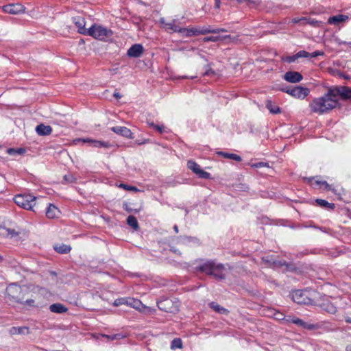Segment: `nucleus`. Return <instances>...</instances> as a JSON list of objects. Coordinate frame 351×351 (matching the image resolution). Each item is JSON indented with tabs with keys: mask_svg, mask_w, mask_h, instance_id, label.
<instances>
[{
	"mask_svg": "<svg viewBox=\"0 0 351 351\" xmlns=\"http://www.w3.org/2000/svg\"><path fill=\"white\" fill-rule=\"evenodd\" d=\"M60 211L58 208L55 206L53 204H49L47 210H46V216L49 219H54L58 217Z\"/></svg>",
	"mask_w": 351,
	"mask_h": 351,
	"instance_id": "21",
	"label": "nucleus"
},
{
	"mask_svg": "<svg viewBox=\"0 0 351 351\" xmlns=\"http://www.w3.org/2000/svg\"><path fill=\"white\" fill-rule=\"evenodd\" d=\"M150 126L154 129L159 132L160 133H162L164 132L165 127L163 125H156L154 123H149Z\"/></svg>",
	"mask_w": 351,
	"mask_h": 351,
	"instance_id": "45",
	"label": "nucleus"
},
{
	"mask_svg": "<svg viewBox=\"0 0 351 351\" xmlns=\"http://www.w3.org/2000/svg\"><path fill=\"white\" fill-rule=\"evenodd\" d=\"M87 36L104 41L111 38L112 32L101 25L94 24L88 28Z\"/></svg>",
	"mask_w": 351,
	"mask_h": 351,
	"instance_id": "2",
	"label": "nucleus"
},
{
	"mask_svg": "<svg viewBox=\"0 0 351 351\" xmlns=\"http://www.w3.org/2000/svg\"><path fill=\"white\" fill-rule=\"evenodd\" d=\"M346 350H347V351H351V344H350V345L347 346V347H346Z\"/></svg>",
	"mask_w": 351,
	"mask_h": 351,
	"instance_id": "62",
	"label": "nucleus"
},
{
	"mask_svg": "<svg viewBox=\"0 0 351 351\" xmlns=\"http://www.w3.org/2000/svg\"><path fill=\"white\" fill-rule=\"evenodd\" d=\"M160 310L167 313H176L179 311V305L171 299L165 298L157 302Z\"/></svg>",
	"mask_w": 351,
	"mask_h": 351,
	"instance_id": "5",
	"label": "nucleus"
},
{
	"mask_svg": "<svg viewBox=\"0 0 351 351\" xmlns=\"http://www.w3.org/2000/svg\"><path fill=\"white\" fill-rule=\"evenodd\" d=\"M54 250L60 254H67L69 253L71 248L69 245H65V244H61L59 245H55Z\"/></svg>",
	"mask_w": 351,
	"mask_h": 351,
	"instance_id": "33",
	"label": "nucleus"
},
{
	"mask_svg": "<svg viewBox=\"0 0 351 351\" xmlns=\"http://www.w3.org/2000/svg\"><path fill=\"white\" fill-rule=\"evenodd\" d=\"M128 298H118L114 300L113 305L115 306H120L122 304H126L127 302H128Z\"/></svg>",
	"mask_w": 351,
	"mask_h": 351,
	"instance_id": "40",
	"label": "nucleus"
},
{
	"mask_svg": "<svg viewBox=\"0 0 351 351\" xmlns=\"http://www.w3.org/2000/svg\"><path fill=\"white\" fill-rule=\"evenodd\" d=\"M332 95L337 99V96L339 95L343 99L351 100V88L348 86H337L334 88H330Z\"/></svg>",
	"mask_w": 351,
	"mask_h": 351,
	"instance_id": "7",
	"label": "nucleus"
},
{
	"mask_svg": "<svg viewBox=\"0 0 351 351\" xmlns=\"http://www.w3.org/2000/svg\"><path fill=\"white\" fill-rule=\"evenodd\" d=\"M296 54H297L298 58H310V53H308V52H307L306 51H304V50L298 51Z\"/></svg>",
	"mask_w": 351,
	"mask_h": 351,
	"instance_id": "43",
	"label": "nucleus"
},
{
	"mask_svg": "<svg viewBox=\"0 0 351 351\" xmlns=\"http://www.w3.org/2000/svg\"><path fill=\"white\" fill-rule=\"evenodd\" d=\"M230 35H226L223 36H206L203 38V40L204 42H217L219 40H223L227 38H230Z\"/></svg>",
	"mask_w": 351,
	"mask_h": 351,
	"instance_id": "28",
	"label": "nucleus"
},
{
	"mask_svg": "<svg viewBox=\"0 0 351 351\" xmlns=\"http://www.w3.org/2000/svg\"><path fill=\"white\" fill-rule=\"evenodd\" d=\"M126 305L133 307L134 308L142 311L145 308L143 304L139 300L132 298H128Z\"/></svg>",
	"mask_w": 351,
	"mask_h": 351,
	"instance_id": "20",
	"label": "nucleus"
},
{
	"mask_svg": "<svg viewBox=\"0 0 351 351\" xmlns=\"http://www.w3.org/2000/svg\"><path fill=\"white\" fill-rule=\"evenodd\" d=\"M7 152L10 154V155H14L15 154H16V151L15 149H13V148H10L8 149Z\"/></svg>",
	"mask_w": 351,
	"mask_h": 351,
	"instance_id": "55",
	"label": "nucleus"
},
{
	"mask_svg": "<svg viewBox=\"0 0 351 351\" xmlns=\"http://www.w3.org/2000/svg\"><path fill=\"white\" fill-rule=\"evenodd\" d=\"M104 337L109 340H111V341L115 340V339H120L123 337V336L121 334H115V335H104Z\"/></svg>",
	"mask_w": 351,
	"mask_h": 351,
	"instance_id": "42",
	"label": "nucleus"
},
{
	"mask_svg": "<svg viewBox=\"0 0 351 351\" xmlns=\"http://www.w3.org/2000/svg\"><path fill=\"white\" fill-rule=\"evenodd\" d=\"M210 306L211 308H213L215 311L221 313V314H226L228 313V311L224 308L223 307L221 306L216 302H211L210 303Z\"/></svg>",
	"mask_w": 351,
	"mask_h": 351,
	"instance_id": "34",
	"label": "nucleus"
},
{
	"mask_svg": "<svg viewBox=\"0 0 351 351\" xmlns=\"http://www.w3.org/2000/svg\"><path fill=\"white\" fill-rule=\"evenodd\" d=\"M126 210H127L128 212H130V211H131V209H130V208H126Z\"/></svg>",
	"mask_w": 351,
	"mask_h": 351,
	"instance_id": "63",
	"label": "nucleus"
},
{
	"mask_svg": "<svg viewBox=\"0 0 351 351\" xmlns=\"http://www.w3.org/2000/svg\"><path fill=\"white\" fill-rule=\"evenodd\" d=\"M306 20V17H302V18H293L291 21L293 23H302L304 24V21Z\"/></svg>",
	"mask_w": 351,
	"mask_h": 351,
	"instance_id": "49",
	"label": "nucleus"
},
{
	"mask_svg": "<svg viewBox=\"0 0 351 351\" xmlns=\"http://www.w3.org/2000/svg\"><path fill=\"white\" fill-rule=\"evenodd\" d=\"M292 300L299 304H308L311 300L301 291L297 290L292 293Z\"/></svg>",
	"mask_w": 351,
	"mask_h": 351,
	"instance_id": "13",
	"label": "nucleus"
},
{
	"mask_svg": "<svg viewBox=\"0 0 351 351\" xmlns=\"http://www.w3.org/2000/svg\"><path fill=\"white\" fill-rule=\"evenodd\" d=\"M173 229H174V230H175V232H176V233H178V226H177V225H175V226H173Z\"/></svg>",
	"mask_w": 351,
	"mask_h": 351,
	"instance_id": "61",
	"label": "nucleus"
},
{
	"mask_svg": "<svg viewBox=\"0 0 351 351\" xmlns=\"http://www.w3.org/2000/svg\"><path fill=\"white\" fill-rule=\"evenodd\" d=\"M127 223L132 227L134 230H137L139 228L138 223L136 218L133 215L128 216L127 219Z\"/></svg>",
	"mask_w": 351,
	"mask_h": 351,
	"instance_id": "32",
	"label": "nucleus"
},
{
	"mask_svg": "<svg viewBox=\"0 0 351 351\" xmlns=\"http://www.w3.org/2000/svg\"><path fill=\"white\" fill-rule=\"evenodd\" d=\"M324 55V52L320 51H315L311 53H310V58H315L318 56H322Z\"/></svg>",
	"mask_w": 351,
	"mask_h": 351,
	"instance_id": "50",
	"label": "nucleus"
},
{
	"mask_svg": "<svg viewBox=\"0 0 351 351\" xmlns=\"http://www.w3.org/2000/svg\"><path fill=\"white\" fill-rule=\"evenodd\" d=\"M120 187L123 188L128 191H137L138 189L135 186H128L124 184H121L119 185Z\"/></svg>",
	"mask_w": 351,
	"mask_h": 351,
	"instance_id": "46",
	"label": "nucleus"
},
{
	"mask_svg": "<svg viewBox=\"0 0 351 351\" xmlns=\"http://www.w3.org/2000/svg\"><path fill=\"white\" fill-rule=\"evenodd\" d=\"M10 332L12 335H18V334H28L29 333V328L25 326L22 327H12L11 328Z\"/></svg>",
	"mask_w": 351,
	"mask_h": 351,
	"instance_id": "29",
	"label": "nucleus"
},
{
	"mask_svg": "<svg viewBox=\"0 0 351 351\" xmlns=\"http://www.w3.org/2000/svg\"><path fill=\"white\" fill-rule=\"evenodd\" d=\"M345 321H346V322H347V323H350V324H351V317H346L345 318Z\"/></svg>",
	"mask_w": 351,
	"mask_h": 351,
	"instance_id": "60",
	"label": "nucleus"
},
{
	"mask_svg": "<svg viewBox=\"0 0 351 351\" xmlns=\"http://www.w3.org/2000/svg\"><path fill=\"white\" fill-rule=\"evenodd\" d=\"M3 260V257L0 256V261Z\"/></svg>",
	"mask_w": 351,
	"mask_h": 351,
	"instance_id": "64",
	"label": "nucleus"
},
{
	"mask_svg": "<svg viewBox=\"0 0 351 351\" xmlns=\"http://www.w3.org/2000/svg\"><path fill=\"white\" fill-rule=\"evenodd\" d=\"M286 322H291L295 324V325L302 327L304 329L307 330H316L320 328V324H311L308 322H304L302 319L298 317H293L289 319H286Z\"/></svg>",
	"mask_w": 351,
	"mask_h": 351,
	"instance_id": "9",
	"label": "nucleus"
},
{
	"mask_svg": "<svg viewBox=\"0 0 351 351\" xmlns=\"http://www.w3.org/2000/svg\"><path fill=\"white\" fill-rule=\"evenodd\" d=\"M143 47L141 44H134L132 45L127 51V55L130 58H139L143 53Z\"/></svg>",
	"mask_w": 351,
	"mask_h": 351,
	"instance_id": "14",
	"label": "nucleus"
},
{
	"mask_svg": "<svg viewBox=\"0 0 351 351\" xmlns=\"http://www.w3.org/2000/svg\"><path fill=\"white\" fill-rule=\"evenodd\" d=\"M315 182L317 184H322V185L324 186V189H326V190H330V185L326 181H318V180H316Z\"/></svg>",
	"mask_w": 351,
	"mask_h": 351,
	"instance_id": "48",
	"label": "nucleus"
},
{
	"mask_svg": "<svg viewBox=\"0 0 351 351\" xmlns=\"http://www.w3.org/2000/svg\"><path fill=\"white\" fill-rule=\"evenodd\" d=\"M49 310L52 313H66L68 311V308L62 304L55 303V304L50 305Z\"/></svg>",
	"mask_w": 351,
	"mask_h": 351,
	"instance_id": "23",
	"label": "nucleus"
},
{
	"mask_svg": "<svg viewBox=\"0 0 351 351\" xmlns=\"http://www.w3.org/2000/svg\"><path fill=\"white\" fill-rule=\"evenodd\" d=\"M113 96L117 98V99H120L121 97V95L119 93H117L115 92L114 94H113Z\"/></svg>",
	"mask_w": 351,
	"mask_h": 351,
	"instance_id": "59",
	"label": "nucleus"
},
{
	"mask_svg": "<svg viewBox=\"0 0 351 351\" xmlns=\"http://www.w3.org/2000/svg\"><path fill=\"white\" fill-rule=\"evenodd\" d=\"M36 131L40 136H47L51 134L52 128L50 125L39 124L36 126Z\"/></svg>",
	"mask_w": 351,
	"mask_h": 351,
	"instance_id": "19",
	"label": "nucleus"
},
{
	"mask_svg": "<svg viewBox=\"0 0 351 351\" xmlns=\"http://www.w3.org/2000/svg\"><path fill=\"white\" fill-rule=\"evenodd\" d=\"M213 34H218V33H220V32H226L227 30L226 29H223V28H217V29H213Z\"/></svg>",
	"mask_w": 351,
	"mask_h": 351,
	"instance_id": "53",
	"label": "nucleus"
},
{
	"mask_svg": "<svg viewBox=\"0 0 351 351\" xmlns=\"http://www.w3.org/2000/svg\"><path fill=\"white\" fill-rule=\"evenodd\" d=\"M272 316L276 320H284L285 318V316L283 313L276 311H274Z\"/></svg>",
	"mask_w": 351,
	"mask_h": 351,
	"instance_id": "41",
	"label": "nucleus"
},
{
	"mask_svg": "<svg viewBox=\"0 0 351 351\" xmlns=\"http://www.w3.org/2000/svg\"><path fill=\"white\" fill-rule=\"evenodd\" d=\"M282 91L289 94L290 95L298 98L304 99L309 93V90L307 88L301 86H296L292 88L282 89Z\"/></svg>",
	"mask_w": 351,
	"mask_h": 351,
	"instance_id": "6",
	"label": "nucleus"
},
{
	"mask_svg": "<svg viewBox=\"0 0 351 351\" xmlns=\"http://www.w3.org/2000/svg\"><path fill=\"white\" fill-rule=\"evenodd\" d=\"M3 10L8 14H19L25 12V8L21 3L8 4L3 6Z\"/></svg>",
	"mask_w": 351,
	"mask_h": 351,
	"instance_id": "11",
	"label": "nucleus"
},
{
	"mask_svg": "<svg viewBox=\"0 0 351 351\" xmlns=\"http://www.w3.org/2000/svg\"><path fill=\"white\" fill-rule=\"evenodd\" d=\"M161 23H162L163 27L166 29H169L172 30L174 32L180 33L181 27L176 25V21L175 20H173L169 23H165L163 19H162Z\"/></svg>",
	"mask_w": 351,
	"mask_h": 351,
	"instance_id": "22",
	"label": "nucleus"
},
{
	"mask_svg": "<svg viewBox=\"0 0 351 351\" xmlns=\"http://www.w3.org/2000/svg\"><path fill=\"white\" fill-rule=\"evenodd\" d=\"M224 271L225 268L222 264L215 263L211 276H213L217 279L223 280L226 277Z\"/></svg>",
	"mask_w": 351,
	"mask_h": 351,
	"instance_id": "18",
	"label": "nucleus"
},
{
	"mask_svg": "<svg viewBox=\"0 0 351 351\" xmlns=\"http://www.w3.org/2000/svg\"><path fill=\"white\" fill-rule=\"evenodd\" d=\"M25 303L27 304L28 305H33L34 303V300H27L25 301Z\"/></svg>",
	"mask_w": 351,
	"mask_h": 351,
	"instance_id": "57",
	"label": "nucleus"
},
{
	"mask_svg": "<svg viewBox=\"0 0 351 351\" xmlns=\"http://www.w3.org/2000/svg\"><path fill=\"white\" fill-rule=\"evenodd\" d=\"M298 59L297 54L292 56H287L282 58V60L286 62H295Z\"/></svg>",
	"mask_w": 351,
	"mask_h": 351,
	"instance_id": "44",
	"label": "nucleus"
},
{
	"mask_svg": "<svg viewBox=\"0 0 351 351\" xmlns=\"http://www.w3.org/2000/svg\"><path fill=\"white\" fill-rule=\"evenodd\" d=\"M322 311H326L330 314H335L337 311V308L328 301L324 302L320 304Z\"/></svg>",
	"mask_w": 351,
	"mask_h": 351,
	"instance_id": "24",
	"label": "nucleus"
},
{
	"mask_svg": "<svg viewBox=\"0 0 351 351\" xmlns=\"http://www.w3.org/2000/svg\"><path fill=\"white\" fill-rule=\"evenodd\" d=\"M348 19V16L343 15V14H338L336 16L329 17V19H328V23L329 24H339L343 21H345Z\"/></svg>",
	"mask_w": 351,
	"mask_h": 351,
	"instance_id": "25",
	"label": "nucleus"
},
{
	"mask_svg": "<svg viewBox=\"0 0 351 351\" xmlns=\"http://www.w3.org/2000/svg\"><path fill=\"white\" fill-rule=\"evenodd\" d=\"M75 144H77L79 142L82 143H90L94 147H104V148H110L111 147V144L108 142L94 140L90 138H76L73 141Z\"/></svg>",
	"mask_w": 351,
	"mask_h": 351,
	"instance_id": "8",
	"label": "nucleus"
},
{
	"mask_svg": "<svg viewBox=\"0 0 351 351\" xmlns=\"http://www.w3.org/2000/svg\"><path fill=\"white\" fill-rule=\"evenodd\" d=\"M187 167L201 178L208 179L210 178V173L201 169L200 166L193 160H189Z\"/></svg>",
	"mask_w": 351,
	"mask_h": 351,
	"instance_id": "10",
	"label": "nucleus"
},
{
	"mask_svg": "<svg viewBox=\"0 0 351 351\" xmlns=\"http://www.w3.org/2000/svg\"><path fill=\"white\" fill-rule=\"evenodd\" d=\"M182 348V343L180 339L176 338L174 339L171 343V349H176V348Z\"/></svg>",
	"mask_w": 351,
	"mask_h": 351,
	"instance_id": "39",
	"label": "nucleus"
},
{
	"mask_svg": "<svg viewBox=\"0 0 351 351\" xmlns=\"http://www.w3.org/2000/svg\"><path fill=\"white\" fill-rule=\"evenodd\" d=\"M215 7L217 9L220 7V0H215Z\"/></svg>",
	"mask_w": 351,
	"mask_h": 351,
	"instance_id": "58",
	"label": "nucleus"
},
{
	"mask_svg": "<svg viewBox=\"0 0 351 351\" xmlns=\"http://www.w3.org/2000/svg\"><path fill=\"white\" fill-rule=\"evenodd\" d=\"M16 154H22L25 152V149L23 148L17 149H16Z\"/></svg>",
	"mask_w": 351,
	"mask_h": 351,
	"instance_id": "56",
	"label": "nucleus"
},
{
	"mask_svg": "<svg viewBox=\"0 0 351 351\" xmlns=\"http://www.w3.org/2000/svg\"><path fill=\"white\" fill-rule=\"evenodd\" d=\"M284 79L291 83H297L302 80V75L296 71H288L285 74Z\"/></svg>",
	"mask_w": 351,
	"mask_h": 351,
	"instance_id": "17",
	"label": "nucleus"
},
{
	"mask_svg": "<svg viewBox=\"0 0 351 351\" xmlns=\"http://www.w3.org/2000/svg\"><path fill=\"white\" fill-rule=\"evenodd\" d=\"M320 23L321 22L311 18L306 17V20L304 21V24H308L313 27H319Z\"/></svg>",
	"mask_w": 351,
	"mask_h": 351,
	"instance_id": "38",
	"label": "nucleus"
},
{
	"mask_svg": "<svg viewBox=\"0 0 351 351\" xmlns=\"http://www.w3.org/2000/svg\"><path fill=\"white\" fill-rule=\"evenodd\" d=\"M72 21L77 28V32L80 34L87 35L88 28H86V21L84 17L77 16L72 18Z\"/></svg>",
	"mask_w": 351,
	"mask_h": 351,
	"instance_id": "12",
	"label": "nucleus"
},
{
	"mask_svg": "<svg viewBox=\"0 0 351 351\" xmlns=\"http://www.w3.org/2000/svg\"><path fill=\"white\" fill-rule=\"evenodd\" d=\"M27 290L16 285L11 284L6 289V293L8 298L16 302L22 303L25 298V293Z\"/></svg>",
	"mask_w": 351,
	"mask_h": 351,
	"instance_id": "3",
	"label": "nucleus"
},
{
	"mask_svg": "<svg viewBox=\"0 0 351 351\" xmlns=\"http://www.w3.org/2000/svg\"><path fill=\"white\" fill-rule=\"evenodd\" d=\"M315 202L318 206L326 208L328 210H333L335 207L334 204L329 203L325 199H317Z\"/></svg>",
	"mask_w": 351,
	"mask_h": 351,
	"instance_id": "30",
	"label": "nucleus"
},
{
	"mask_svg": "<svg viewBox=\"0 0 351 351\" xmlns=\"http://www.w3.org/2000/svg\"><path fill=\"white\" fill-rule=\"evenodd\" d=\"M213 29L210 28V26L197 28V35H204L209 33L213 34Z\"/></svg>",
	"mask_w": 351,
	"mask_h": 351,
	"instance_id": "36",
	"label": "nucleus"
},
{
	"mask_svg": "<svg viewBox=\"0 0 351 351\" xmlns=\"http://www.w3.org/2000/svg\"><path fill=\"white\" fill-rule=\"evenodd\" d=\"M266 108L270 111L272 114H278L280 112V109L278 106H276L273 104L271 100H267L266 101Z\"/></svg>",
	"mask_w": 351,
	"mask_h": 351,
	"instance_id": "31",
	"label": "nucleus"
},
{
	"mask_svg": "<svg viewBox=\"0 0 351 351\" xmlns=\"http://www.w3.org/2000/svg\"><path fill=\"white\" fill-rule=\"evenodd\" d=\"M252 167L254 168H259V167H269L268 164L263 162H259L255 164H253L252 165Z\"/></svg>",
	"mask_w": 351,
	"mask_h": 351,
	"instance_id": "47",
	"label": "nucleus"
},
{
	"mask_svg": "<svg viewBox=\"0 0 351 351\" xmlns=\"http://www.w3.org/2000/svg\"><path fill=\"white\" fill-rule=\"evenodd\" d=\"M36 197L31 194H19L14 198V202L20 207L26 210H32L35 206Z\"/></svg>",
	"mask_w": 351,
	"mask_h": 351,
	"instance_id": "4",
	"label": "nucleus"
},
{
	"mask_svg": "<svg viewBox=\"0 0 351 351\" xmlns=\"http://www.w3.org/2000/svg\"><path fill=\"white\" fill-rule=\"evenodd\" d=\"M332 94L329 89L324 96L313 99L309 104L311 112L322 114L335 108L339 103L337 99L335 98Z\"/></svg>",
	"mask_w": 351,
	"mask_h": 351,
	"instance_id": "1",
	"label": "nucleus"
},
{
	"mask_svg": "<svg viewBox=\"0 0 351 351\" xmlns=\"http://www.w3.org/2000/svg\"><path fill=\"white\" fill-rule=\"evenodd\" d=\"M268 263H270L274 267H281L282 266H288V264L285 261H278V260H267L266 261Z\"/></svg>",
	"mask_w": 351,
	"mask_h": 351,
	"instance_id": "37",
	"label": "nucleus"
},
{
	"mask_svg": "<svg viewBox=\"0 0 351 351\" xmlns=\"http://www.w3.org/2000/svg\"><path fill=\"white\" fill-rule=\"evenodd\" d=\"M0 235L6 237H14L18 235L17 232L14 230L5 228L0 226Z\"/></svg>",
	"mask_w": 351,
	"mask_h": 351,
	"instance_id": "26",
	"label": "nucleus"
},
{
	"mask_svg": "<svg viewBox=\"0 0 351 351\" xmlns=\"http://www.w3.org/2000/svg\"><path fill=\"white\" fill-rule=\"evenodd\" d=\"M219 154L222 156L223 157H224L226 158L232 159V160H236V161H241V158L239 155H237V154H234L226 153V152H221L219 153Z\"/></svg>",
	"mask_w": 351,
	"mask_h": 351,
	"instance_id": "35",
	"label": "nucleus"
},
{
	"mask_svg": "<svg viewBox=\"0 0 351 351\" xmlns=\"http://www.w3.org/2000/svg\"><path fill=\"white\" fill-rule=\"evenodd\" d=\"M180 34H181L183 36H186V37L197 36V27H191V28H182L181 27Z\"/></svg>",
	"mask_w": 351,
	"mask_h": 351,
	"instance_id": "27",
	"label": "nucleus"
},
{
	"mask_svg": "<svg viewBox=\"0 0 351 351\" xmlns=\"http://www.w3.org/2000/svg\"><path fill=\"white\" fill-rule=\"evenodd\" d=\"M237 1L239 3L246 2L248 5H254L256 4L255 1H253L251 0H237Z\"/></svg>",
	"mask_w": 351,
	"mask_h": 351,
	"instance_id": "52",
	"label": "nucleus"
},
{
	"mask_svg": "<svg viewBox=\"0 0 351 351\" xmlns=\"http://www.w3.org/2000/svg\"><path fill=\"white\" fill-rule=\"evenodd\" d=\"M111 130L114 133L119 134L123 137H125L129 139H132L134 138L133 134L131 130L124 126H114L111 128Z\"/></svg>",
	"mask_w": 351,
	"mask_h": 351,
	"instance_id": "15",
	"label": "nucleus"
},
{
	"mask_svg": "<svg viewBox=\"0 0 351 351\" xmlns=\"http://www.w3.org/2000/svg\"><path fill=\"white\" fill-rule=\"evenodd\" d=\"M215 265V263L213 261H207L199 266L197 267V270L205 273L208 275H211L213 271V268Z\"/></svg>",
	"mask_w": 351,
	"mask_h": 351,
	"instance_id": "16",
	"label": "nucleus"
},
{
	"mask_svg": "<svg viewBox=\"0 0 351 351\" xmlns=\"http://www.w3.org/2000/svg\"><path fill=\"white\" fill-rule=\"evenodd\" d=\"M64 179L66 181V182H73V177L71 176H64Z\"/></svg>",
	"mask_w": 351,
	"mask_h": 351,
	"instance_id": "54",
	"label": "nucleus"
},
{
	"mask_svg": "<svg viewBox=\"0 0 351 351\" xmlns=\"http://www.w3.org/2000/svg\"><path fill=\"white\" fill-rule=\"evenodd\" d=\"M215 72L213 71L208 66L206 67L205 72L204 73V75H214Z\"/></svg>",
	"mask_w": 351,
	"mask_h": 351,
	"instance_id": "51",
	"label": "nucleus"
}]
</instances>
